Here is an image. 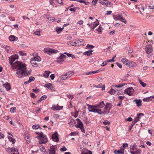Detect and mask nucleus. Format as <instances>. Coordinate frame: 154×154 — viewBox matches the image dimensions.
Masks as SVG:
<instances>
[{
	"label": "nucleus",
	"instance_id": "f257e3e1",
	"mask_svg": "<svg viewBox=\"0 0 154 154\" xmlns=\"http://www.w3.org/2000/svg\"><path fill=\"white\" fill-rule=\"evenodd\" d=\"M18 58V55H12L11 58H9V62L14 69H17L16 73L18 77L21 78L23 75H26L27 74L24 72L26 69V66L20 62L17 61Z\"/></svg>",
	"mask_w": 154,
	"mask_h": 154
},
{
	"label": "nucleus",
	"instance_id": "f03ea898",
	"mask_svg": "<svg viewBox=\"0 0 154 154\" xmlns=\"http://www.w3.org/2000/svg\"><path fill=\"white\" fill-rule=\"evenodd\" d=\"M89 107L88 109L90 112H97L99 114H102L103 112L101 108L105 106V104L103 101L100 102L99 104L95 105L87 104Z\"/></svg>",
	"mask_w": 154,
	"mask_h": 154
},
{
	"label": "nucleus",
	"instance_id": "7ed1b4c3",
	"mask_svg": "<svg viewBox=\"0 0 154 154\" xmlns=\"http://www.w3.org/2000/svg\"><path fill=\"white\" fill-rule=\"evenodd\" d=\"M39 139V143L40 144L45 143L48 141V139L46 135H44L42 132H41L39 135L37 137Z\"/></svg>",
	"mask_w": 154,
	"mask_h": 154
},
{
	"label": "nucleus",
	"instance_id": "20e7f679",
	"mask_svg": "<svg viewBox=\"0 0 154 154\" xmlns=\"http://www.w3.org/2000/svg\"><path fill=\"white\" fill-rule=\"evenodd\" d=\"M112 107V104L110 103H107L103 109L102 114H107L110 112V110Z\"/></svg>",
	"mask_w": 154,
	"mask_h": 154
},
{
	"label": "nucleus",
	"instance_id": "39448f33",
	"mask_svg": "<svg viewBox=\"0 0 154 154\" xmlns=\"http://www.w3.org/2000/svg\"><path fill=\"white\" fill-rule=\"evenodd\" d=\"M114 19L116 20H119L121 21L126 24L127 21L122 15H113Z\"/></svg>",
	"mask_w": 154,
	"mask_h": 154
},
{
	"label": "nucleus",
	"instance_id": "423d86ee",
	"mask_svg": "<svg viewBox=\"0 0 154 154\" xmlns=\"http://www.w3.org/2000/svg\"><path fill=\"white\" fill-rule=\"evenodd\" d=\"M44 51L45 53L49 55H51L53 54L56 53L58 51L56 50L49 48H45Z\"/></svg>",
	"mask_w": 154,
	"mask_h": 154
},
{
	"label": "nucleus",
	"instance_id": "0eeeda50",
	"mask_svg": "<svg viewBox=\"0 0 154 154\" xmlns=\"http://www.w3.org/2000/svg\"><path fill=\"white\" fill-rule=\"evenodd\" d=\"M76 121L78 122V125H75V126L76 127L79 128L81 129V131L84 133L85 132V131L83 128V124L82 122L80 121V119H76Z\"/></svg>",
	"mask_w": 154,
	"mask_h": 154
},
{
	"label": "nucleus",
	"instance_id": "6e6552de",
	"mask_svg": "<svg viewBox=\"0 0 154 154\" xmlns=\"http://www.w3.org/2000/svg\"><path fill=\"white\" fill-rule=\"evenodd\" d=\"M145 50L146 52V53L148 54V57H150L151 56V55L150 54L152 51V46L151 45H147L145 47Z\"/></svg>",
	"mask_w": 154,
	"mask_h": 154
},
{
	"label": "nucleus",
	"instance_id": "1a4fd4ad",
	"mask_svg": "<svg viewBox=\"0 0 154 154\" xmlns=\"http://www.w3.org/2000/svg\"><path fill=\"white\" fill-rule=\"evenodd\" d=\"M134 91L132 87H129L125 90L124 93H126L129 96H131L133 94Z\"/></svg>",
	"mask_w": 154,
	"mask_h": 154
},
{
	"label": "nucleus",
	"instance_id": "9d476101",
	"mask_svg": "<svg viewBox=\"0 0 154 154\" xmlns=\"http://www.w3.org/2000/svg\"><path fill=\"white\" fill-rule=\"evenodd\" d=\"M6 151L10 154H18V149L15 148L7 149Z\"/></svg>",
	"mask_w": 154,
	"mask_h": 154
},
{
	"label": "nucleus",
	"instance_id": "9b49d317",
	"mask_svg": "<svg viewBox=\"0 0 154 154\" xmlns=\"http://www.w3.org/2000/svg\"><path fill=\"white\" fill-rule=\"evenodd\" d=\"M99 2L103 5H106V7H111L110 5H112L113 4L109 2L107 0H99Z\"/></svg>",
	"mask_w": 154,
	"mask_h": 154
},
{
	"label": "nucleus",
	"instance_id": "f8f14e48",
	"mask_svg": "<svg viewBox=\"0 0 154 154\" xmlns=\"http://www.w3.org/2000/svg\"><path fill=\"white\" fill-rule=\"evenodd\" d=\"M126 85V83H120L118 85H113L111 86L112 88L116 89L117 91L119 90L120 89Z\"/></svg>",
	"mask_w": 154,
	"mask_h": 154
},
{
	"label": "nucleus",
	"instance_id": "ddd939ff",
	"mask_svg": "<svg viewBox=\"0 0 154 154\" xmlns=\"http://www.w3.org/2000/svg\"><path fill=\"white\" fill-rule=\"evenodd\" d=\"M56 149L57 147L56 146H51L49 150V154H55Z\"/></svg>",
	"mask_w": 154,
	"mask_h": 154
},
{
	"label": "nucleus",
	"instance_id": "4468645a",
	"mask_svg": "<svg viewBox=\"0 0 154 154\" xmlns=\"http://www.w3.org/2000/svg\"><path fill=\"white\" fill-rule=\"evenodd\" d=\"M66 57V56L61 54V55L57 58V61L58 63H61L63 61V60Z\"/></svg>",
	"mask_w": 154,
	"mask_h": 154
},
{
	"label": "nucleus",
	"instance_id": "2eb2a0df",
	"mask_svg": "<svg viewBox=\"0 0 154 154\" xmlns=\"http://www.w3.org/2000/svg\"><path fill=\"white\" fill-rule=\"evenodd\" d=\"M52 138L53 140L55 142H58L59 141V138L58 134L57 132H56L53 134L52 135Z\"/></svg>",
	"mask_w": 154,
	"mask_h": 154
},
{
	"label": "nucleus",
	"instance_id": "dca6fc26",
	"mask_svg": "<svg viewBox=\"0 0 154 154\" xmlns=\"http://www.w3.org/2000/svg\"><path fill=\"white\" fill-rule=\"evenodd\" d=\"M124 149L123 147H121L119 150H115L113 152L115 154H119L124 153Z\"/></svg>",
	"mask_w": 154,
	"mask_h": 154
},
{
	"label": "nucleus",
	"instance_id": "f3484780",
	"mask_svg": "<svg viewBox=\"0 0 154 154\" xmlns=\"http://www.w3.org/2000/svg\"><path fill=\"white\" fill-rule=\"evenodd\" d=\"M36 61L35 58H32L31 59L30 63L33 66L35 67L38 66V63L36 62Z\"/></svg>",
	"mask_w": 154,
	"mask_h": 154
},
{
	"label": "nucleus",
	"instance_id": "a211bd4d",
	"mask_svg": "<svg viewBox=\"0 0 154 154\" xmlns=\"http://www.w3.org/2000/svg\"><path fill=\"white\" fill-rule=\"evenodd\" d=\"M144 114L142 113H140L137 114V116L134 119V121L133 122L134 123H136L139 120L140 116H143Z\"/></svg>",
	"mask_w": 154,
	"mask_h": 154
},
{
	"label": "nucleus",
	"instance_id": "6ab92c4d",
	"mask_svg": "<svg viewBox=\"0 0 154 154\" xmlns=\"http://www.w3.org/2000/svg\"><path fill=\"white\" fill-rule=\"evenodd\" d=\"M63 107V106H60L58 105L57 106L53 105L51 108V109L54 110H58L62 109Z\"/></svg>",
	"mask_w": 154,
	"mask_h": 154
},
{
	"label": "nucleus",
	"instance_id": "aec40b11",
	"mask_svg": "<svg viewBox=\"0 0 154 154\" xmlns=\"http://www.w3.org/2000/svg\"><path fill=\"white\" fill-rule=\"evenodd\" d=\"M133 102H135L137 106L139 107L142 105V101L140 99L137 100L135 99L133 101Z\"/></svg>",
	"mask_w": 154,
	"mask_h": 154
},
{
	"label": "nucleus",
	"instance_id": "412c9836",
	"mask_svg": "<svg viewBox=\"0 0 154 154\" xmlns=\"http://www.w3.org/2000/svg\"><path fill=\"white\" fill-rule=\"evenodd\" d=\"M3 48H5V50L8 53H10L11 51V48L8 46L4 45L2 46Z\"/></svg>",
	"mask_w": 154,
	"mask_h": 154
},
{
	"label": "nucleus",
	"instance_id": "4be33fe9",
	"mask_svg": "<svg viewBox=\"0 0 154 154\" xmlns=\"http://www.w3.org/2000/svg\"><path fill=\"white\" fill-rule=\"evenodd\" d=\"M3 85L6 89L7 91H9L11 89V87L10 84L8 82H7L3 84Z\"/></svg>",
	"mask_w": 154,
	"mask_h": 154
},
{
	"label": "nucleus",
	"instance_id": "5701e85b",
	"mask_svg": "<svg viewBox=\"0 0 154 154\" xmlns=\"http://www.w3.org/2000/svg\"><path fill=\"white\" fill-rule=\"evenodd\" d=\"M93 86L97 88H102V91L104 90L105 89V85H103L102 84H99L97 85H93Z\"/></svg>",
	"mask_w": 154,
	"mask_h": 154
},
{
	"label": "nucleus",
	"instance_id": "b1692460",
	"mask_svg": "<svg viewBox=\"0 0 154 154\" xmlns=\"http://www.w3.org/2000/svg\"><path fill=\"white\" fill-rule=\"evenodd\" d=\"M151 98H152L153 99L154 98V96H152L149 97H146L144 98L143 99V100L145 102L146 101H149L150 100H152V99Z\"/></svg>",
	"mask_w": 154,
	"mask_h": 154
},
{
	"label": "nucleus",
	"instance_id": "393cba45",
	"mask_svg": "<svg viewBox=\"0 0 154 154\" xmlns=\"http://www.w3.org/2000/svg\"><path fill=\"white\" fill-rule=\"evenodd\" d=\"M136 66V64L133 62H130L129 61L128 63V65L127 66L129 67H134Z\"/></svg>",
	"mask_w": 154,
	"mask_h": 154
},
{
	"label": "nucleus",
	"instance_id": "a878e982",
	"mask_svg": "<svg viewBox=\"0 0 154 154\" xmlns=\"http://www.w3.org/2000/svg\"><path fill=\"white\" fill-rule=\"evenodd\" d=\"M77 44L78 46L82 45L84 43V41L82 39H77Z\"/></svg>",
	"mask_w": 154,
	"mask_h": 154
},
{
	"label": "nucleus",
	"instance_id": "bb28decb",
	"mask_svg": "<svg viewBox=\"0 0 154 154\" xmlns=\"http://www.w3.org/2000/svg\"><path fill=\"white\" fill-rule=\"evenodd\" d=\"M117 91L116 89L112 88L110 91L108 92V93L111 95H113L116 94Z\"/></svg>",
	"mask_w": 154,
	"mask_h": 154
},
{
	"label": "nucleus",
	"instance_id": "cd10ccee",
	"mask_svg": "<svg viewBox=\"0 0 154 154\" xmlns=\"http://www.w3.org/2000/svg\"><path fill=\"white\" fill-rule=\"evenodd\" d=\"M100 70H99L94 71H90L89 72H87L86 73V75H92L94 74H95L99 72H100Z\"/></svg>",
	"mask_w": 154,
	"mask_h": 154
},
{
	"label": "nucleus",
	"instance_id": "c85d7f7f",
	"mask_svg": "<svg viewBox=\"0 0 154 154\" xmlns=\"http://www.w3.org/2000/svg\"><path fill=\"white\" fill-rule=\"evenodd\" d=\"M25 139L27 143H29L30 142V137L29 135L28 134L26 135Z\"/></svg>",
	"mask_w": 154,
	"mask_h": 154
},
{
	"label": "nucleus",
	"instance_id": "c756f323",
	"mask_svg": "<svg viewBox=\"0 0 154 154\" xmlns=\"http://www.w3.org/2000/svg\"><path fill=\"white\" fill-rule=\"evenodd\" d=\"M93 51L92 50L84 52L83 53V54L84 55H87V56H90L92 54Z\"/></svg>",
	"mask_w": 154,
	"mask_h": 154
},
{
	"label": "nucleus",
	"instance_id": "7c9ffc66",
	"mask_svg": "<svg viewBox=\"0 0 154 154\" xmlns=\"http://www.w3.org/2000/svg\"><path fill=\"white\" fill-rule=\"evenodd\" d=\"M130 152L131 154H139L141 152V151L140 149H138L135 151H133L130 150Z\"/></svg>",
	"mask_w": 154,
	"mask_h": 154
},
{
	"label": "nucleus",
	"instance_id": "2f4dec72",
	"mask_svg": "<svg viewBox=\"0 0 154 154\" xmlns=\"http://www.w3.org/2000/svg\"><path fill=\"white\" fill-rule=\"evenodd\" d=\"M9 40L11 41H15L16 40V37L14 35H11L9 37Z\"/></svg>",
	"mask_w": 154,
	"mask_h": 154
},
{
	"label": "nucleus",
	"instance_id": "473e14b6",
	"mask_svg": "<svg viewBox=\"0 0 154 154\" xmlns=\"http://www.w3.org/2000/svg\"><path fill=\"white\" fill-rule=\"evenodd\" d=\"M51 72L48 71H45L43 74V76L45 78H47L49 76L50 73Z\"/></svg>",
	"mask_w": 154,
	"mask_h": 154
},
{
	"label": "nucleus",
	"instance_id": "72a5a7b5",
	"mask_svg": "<svg viewBox=\"0 0 154 154\" xmlns=\"http://www.w3.org/2000/svg\"><path fill=\"white\" fill-rule=\"evenodd\" d=\"M99 23L98 20L97 19L96 21L93 24V29H94L96 27H97L99 24Z\"/></svg>",
	"mask_w": 154,
	"mask_h": 154
},
{
	"label": "nucleus",
	"instance_id": "f704fd0d",
	"mask_svg": "<svg viewBox=\"0 0 154 154\" xmlns=\"http://www.w3.org/2000/svg\"><path fill=\"white\" fill-rule=\"evenodd\" d=\"M121 61L124 64H125L127 66L129 61L126 59L123 58L122 60Z\"/></svg>",
	"mask_w": 154,
	"mask_h": 154
},
{
	"label": "nucleus",
	"instance_id": "c9c22d12",
	"mask_svg": "<svg viewBox=\"0 0 154 154\" xmlns=\"http://www.w3.org/2000/svg\"><path fill=\"white\" fill-rule=\"evenodd\" d=\"M74 74V72L72 71H70L66 72V75H67L68 78H69L71 75Z\"/></svg>",
	"mask_w": 154,
	"mask_h": 154
},
{
	"label": "nucleus",
	"instance_id": "e433bc0d",
	"mask_svg": "<svg viewBox=\"0 0 154 154\" xmlns=\"http://www.w3.org/2000/svg\"><path fill=\"white\" fill-rule=\"evenodd\" d=\"M47 98V96L46 95H43L40 98V99L39 100H38L37 101V102L38 103H39V102L41 101H42L43 100H45Z\"/></svg>",
	"mask_w": 154,
	"mask_h": 154
},
{
	"label": "nucleus",
	"instance_id": "4c0bfd02",
	"mask_svg": "<svg viewBox=\"0 0 154 154\" xmlns=\"http://www.w3.org/2000/svg\"><path fill=\"white\" fill-rule=\"evenodd\" d=\"M40 150L42 152H46V153H45V154H46L47 152L46 151L45 147L43 146H40Z\"/></svg>",
	"mask_w": 154,
	"mask_h": 154
},
{
	"label": "nucleus",
	"instance_id": "58836bf2",
	"mask_svg": "<svg viewBox=\"0 0 154 154\" xmlns=\"http://www.w3.org/2000/svg\"><path fill=\"white\" fill-rule=\"evenodd\" d=\"M139 81L140 83V84L141 85L142 87H144L146 86V83H144L141 80L139 79Z\"/></svg>",
	"mask_w": 154,
	"mask_h": 154
},
{
	"label": "nucleus",
	"instance_id": "ea45409f",
	"mask_svg": "<svg viewBox=\"0 0 154 154\" xmlns=\"http://www.w3.org/2000/svg\"><path fill=\"white\" fill-rule=\"evenodd\" d=\"M68 78L66 74L64 75H62L61 76V79L62 80H65Z\"/></svg>",
	"mask_w": 154,
	"mask_h": 154
},
{
	"label": "nucleus",
	"instance_id": "a19ab883",
	"mask_svg": "<svg viewBox=\"0 0 154 154\" xmlns=\"http://www.w3.org/2000/svg\"><path fill=\"white\" fill-rule=\"evenodd\" d=\"M94 48V46L92 45L88 44L86 46L85 49H93Z\"/></svg>",
	"mask_w": 154,
	"mask_h": 154
},
{
	"label": "nucleus",
	"instance_id": "79ce46f5",
	"mask_svg": "<svg viewBox=\"0 0 154 154\" xmlns=\"http://www.w3.org/2000/svg\"><path fill=\"white\" fill-rule=\"evenodd\" d=\"M71 1H76L81 3H83L86 5H87V3H86V2L84 0H71Z\"/></svg>",
	"mask_w": 154,
	"mask_h": 154
},
{
	"label": "nucleus",
	"instance_id": "37998d69",
	"mask_svg": "<svg viewBox=\"0 0 154 154\" xmlns=\"http://www.w3.org/2000/svg\"><path fill=\"white\" fill-rule=\"evenodd\" d=\"M8 138L9 140L12 142V143L14 144L15 143V139L11 137H8Z\"/></svg>",
	"mask_w": 154,
	"mask_h": 154
},
{
	"label": "nucleus",
	"instance_id": "c03bdc74",
	"mask_svg": "<svg viewBox=\"0 0 154 154\" xmlns=\"http://www.w3.org/2000/svg\"><path fill=\"white\" fill-rule=\"evenodd\" d=\"M48 21L50 22H53L55 19V18L53 17H51L48 18Z\"/></svg>",
	"mask_w": 154,
	"mask_h": 154
},
{
	"label": "nucleus",
	"instance_id": "a18cd8bd",
	"mask_svg": "<svg viewBox=\"0 0 154 154\" xmlns=\"http://www.w3.org/2000/svg\"><path fill=\"white\" fill-rule=\"evenodd\" d=\"M32 128L33 129H37L40 128V126L38 125H33L32 126Z\"/></svg>",
	"mask_w": 154,
	"mask_h": 154
},
{
	"label": "nucleus",
	"instance_id": "49530a36",
	"mask_svg": "<svg viewBox=\"0 0 154 154\" xmlns=\"http://www.w3.org/2000/svg\"><path fill=\"white\" fill-rule=\"evenodd\" d=\"M103 29V28L101 26V25H100L99 26V28L97 29H96V30L99 33H100L102 32L101 30Z\"/></svg>",
	"mask_w": 154,
	"mask_h": 154
},
{
	"label": "nucleus",
	"instance_id": "de8ad7c7",
	"mask_svg": "<svg viewBox=\"0 0 154 154\" xmlns=\"http://www.w3.org/2000/svg\"><path fill=\"white\" fill-rule=\"evenodd\" d=\"M33 58H35V60H36L37 62H39L41 60L40 57L38 56H36V57H35Z\"/></svg>",
	"mask_w": 154,
	"mask_h": 154
},
{
	"label": "nucleus",
	"instance_id": "09e8293b",
	"mask_svg": "<svg viewBox=\"0 0 154 154\" xmlns=\"http://www.w3.org/2000/svg\"><path fill=\"white\" fill-rule=\"evenodd\" d=\"M16 109V107H13L10 109V111L11 113H14Z\"/></svg>",
	"mask_w": 154,
	"mask_h": 154
},
{
	"label": "nucleus",
	"instance_id": "8fccbe9b",
	"mask_svg": "<svg viewBox=\"0 0 154 154\" xmlns=\"http://www.w3.org/2000/svg\"><path fill=\"white\" fill-rule=\"evenodd\" d=\"M34 34L36 35L40 36V31H36L34 33Z\"/></svg>",
	"mask_w": 154,
	"mask_h": 154
},
{
	"label": "nucleus",
	"instance_id": "3c124183",
	"mask_svg": "<svg viewBox=\"0 0 154 154\" xmlns=\"http://www.w3.org/2000/svg\"><path fill=\"white\" fill-rule=\"evenodd\" d=\"M82 154H92V152L91 151H88L86 152L83 151Z\"/></svg>",
	"mask_w": 154,
	"mask_h": 154
},
{
	"label": "nucleus",
	"instance_id": "603ef678",
	"mask_svg": "<svg viewBox=\"0 0 154 154\" xmlns=\"http://www.w3.org/2000/svg\"><path fill=\"white\" fill-rule=\"evenodd\" d=\"M64 54H66L69 57H71L72 58H73V57H74V55L72 54H68V53H66V52L64 53Z\"/></svg>",
	"mask_w": 154,
	"mask_h": 154
},
{
	"label": "nucleus",
	"instance_id": "864d4df0",
	"mask_svg": "<svg viewBox=\"0 0 154 154\" xmlns=\"http://www.w3.org/2000/svg\"><path fill=\"white\" fill-rule=\"evenodd\" d=\"M29 81L31 82L35 80V78L32 76H30L29 79Z\"/></svg>",
	"mask_w": 154,
	"mask_h": 154
},
{
	"label": "nucleus",
	"instance_id": "5fc2aeb1",
	"mask_svg": "<svg viewBox=\"0 0 154 154\" xmlns=\"http://www.w3.org/2000/svg\"><path fill=\"white\" fill-rule=\"evenodd\" d=\"M67 44L69 45L74 46L73 41H71L70 42H68Z\"/></svg>",
	"mask_w": 154,
	"mask_h": 154
},
{
	"label": "nucleus",
	"instance_id": "6e6d98bb",
	"mask_svg": "<svg viewBox=\"0 0 154 154\" xmlns=\"http://www.w3.org/2000/svg\"><path fill=\"white\" fill-rule=\"evenodd\" d=\"M83 23V21L82 20H79L77 22V24H79V25H81Z\"/></svg>",
	"mask_w": 154,
	"mask_h": 154
},
{
	"label": "nucleus",
	"instance_id": "4d7b16f0",
	"mask_svg": "<svg viewBox=\"0 0 154 154\" xmlns=\"http://www.w3.org/2000/svg\"><path fill=\"white\" fill-rule=\"evenodd\" d=\"M30 96L32 97L33 98H35L36 97L35 94L32 93H30Z\"/></svg>",
	"mask_w": 154,
	"mask_h": 154
},
{
	"label": "nucleus",
	"instance_id": "13d9d810",
	"mask_svg": "<svg viewBox=\"0 0 154 154\" xmlns=\"http://www.w3.org/2000/svg\"><path fill=\"white\" fill-rule=\"evenodd\" d=\"M60 150L61 151H65L66 150V148L65 146H63V147L61 148Z\"/></svg>",
	"mask_w": 154,
	"mask_h": 154
},
{
	"label": "nucleus",
	"instance_id": "bf43d9fd",
	"mask_svg": "<svg viewBox=\"0 0 154 154\" xmlns=\"http://www.w3.org/2000/svg\"><path fill=\"white\" fill-rule=\"evenodd\" d=\"M103 123L105 125H109L110 122L108 120H106L103 122Z\"/></svg>",
	"mask_w": 154,
	"mask_h": 154
},
{
	"label": "nucleus",
	"instance_id": "052dcab7",
	"mask_svg": "<svg viewBox=\"0 0 154 154\" xmlns=\"http://www.w3.org/2000/svg\"><path fill=\"white\" fill-rule=\"evenodd\" d=\"M97 1L98 0H93L92 2V4L94 6L95 5Z\"/></svg>",
	"mask_w": 154,
	"mask_h": 154
},
{
	"label": "nucleus",
	"instance_id": "680f3d73",
	"mask_svg": "<svg viewBox=\"0 0 154 154\" xmlns=\"http://www.w3.org/2000/svg\"><path fill=\"white\" fill-rule=\"evenodd\" d=\"M125 97V96H119V99L120 100V101H122V100H123L124 98Z\"/></svg>",
	"mask_w": 154,
	"mask_h": 154
},
{
	"label": "nucleus",
	"instance_id": "e2e57ef3",
	"mask_svg": "<svg viewBox=\"0 0 154 154\" xmlns=\"http://www.w3.org/2000/svg\"><path fill=\"white\" fill-rule=\"evenodd\" d=\"M51 83H48L45 84V86L47 88H49L51 86Z\"/></svg>",
	"mask_w": 154,
	"mask_h": 154
},
{
	"label": "nucleus",
	"instance_id": "0e129e2a",
	"mask_svg": "<svg viewBox=\"0 0 154 154\" xmlns=\"http://www.w3.org/2000/svg\"><path fill=\"white\" fill-rule=\"evenodd\" d=\"M107 64L106 61H104L101 65V66H104Z\"/></svg>",
	"mask_w": 154,
	"mask_h": 154
},
{
	"label": "nucleus",
	"instance_id": "69168bd1",
	"mask_svg": "<svg viewBox=\"0 0 154 154\" xmlns=\"http://www.w3.org/2000/svg\"><path fill=\"white\" fill-rule=\"evenodd\" d=\"M77 39H75L74 41H73L74 46H78V44H77Z\"/></svg>",
	"mask_w": 154,
	"mask_h": 154
},
{
	"label": "nucleus",
	"instance_id": "338daca9",
	"mask_svg": "<svg viewBox=\"0 0 154 154\" xmlns=\"http://www.w3.org/2000/svg\"><path fill=\"white\" fill-rule=\"evenodd\" d=\"M63 29V28L61 29L60 28H59V29H57L56 30V31L58 33H60Z\"/></svg>",
	"mask_w": 154,
	"mask_h": 154
},
{
	"label": "nucleus",
	"instance_id": "774afa93",
	"mask_svg": "<svg viewBox=\"0 0 154 154\" xmlns=\"http://www.w3.org/2000/svg\"><path fill=\"white\" fill-rule=\"evenodd\" d=\"M67 97L69 98H71L72 100L73 98V96L72 95H67Z\"/></svg>",
	"mask_w": 154,
	"mask_h": 154
}]
</instances>
